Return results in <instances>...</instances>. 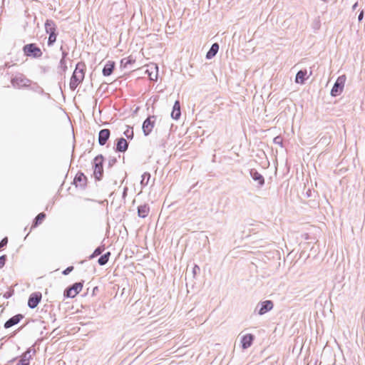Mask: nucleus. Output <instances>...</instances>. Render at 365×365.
Returning <instances> with one entry per match:
<instances>
[{"instance_id": "f257e3e1", "label": "nucleus", "mask_w": 365, "mask_h": 365, "mask_svg": "<svg viewBox=\"0 0 365 365\" xmlns=\"http://www.w3.org/2000/svg\"><path fill=\"white\" fill-rule=\"evenodd\" d=\"M84 68L85 65L83 63H77L76 69L71 78L70 88L74 91L77 86L83 81L84 78Z\"/></svg>"}, {"instance_id": "f03ea898", "label": "nucleus", "mask_w": 365, "mask_h": 365, "mask_svg": "<svg viewBox=\"0 0 365 365\" xmlns=\"http://www.w3.org/2000/svg\"><path fill=\"white\" fill-rule=\"evenodd\" d=\"M11 84L15 88L28 87L31 84V81L21 73L16 74L11 78Z\"/></svg>"}, {"instance_id": "7ed1b4c3", "label": "nucleus", "mask_w": 365, "mask_h": 365, "mask_svg": "<svg viewBox=\"0 0 365 365\" xmlns=\"http://www.w3.org/2000/svg\"><path fill=\"white\" fill-rule=\"evenodd\" d=\"M23 51L26 56H32L34 58H39L43 54L40 48L36 46L35 43L25 45L23 48Z\"/></svg>"}, {"instance_id": "20e7f679", "label": "nucleus", "mask_w": 365, "mask_h": 365, "mask_svg": "<svg viewBox=\"0 0 365 365\" xmlns=\"http://www.w3.org/2000/svg\"><path fill=\"white\" fill-rule=\"evenodd\" d=\"M346 79V78L345 75L340 76L337 78L331 91V95L332 96H337L342 93L345 85Z\"/></svg>"}, {"instance_id": "39448f33", "label": "nucleus", "mask_w": 365, "mask_h": 365, "mask_svg": "<svg viewBox=\"0 0 365 365\" xmlns=\"http://www.w3.org/2000/svg\"><path fill=\"white\" fill-rule=\"evenodd\" d=\"M103 158L102 155L96 156L94 158V175L97 180H100L103 175Z\"/></svg>"}, {"instance_id": "423d86ee", "label": "nucleus", "mask_w": 365, "mask_h": 365, "mask_svg": "<svg viewBox=\"0 0 365 365\" xmlns=\"http://www.w3.org/2000/svg\"><path fill=\"white\" fill-rule=\"evenodd\" d=\"M155 123V116H149L143 123V131L145 135H148L153 130Z\"/></svg>"}, {"instance_id": "0eeeda50", "label": "nucleus", "mask_w": 365, "mask_h": 365, "mask_svg": "<svg viewBox=\"0 0 365 365\" xmlns=\"http://www.w3.org/2000/svg\"><path fill=\"white\" fill-rule=\"evenodd\" d=\"M82 288L83 284L81 282L75 283L70 288L65 291L64 295L68 297L73 298L82 290Z\"/></svg>"}, {"instance_id": "6e6552de", "label": "nucleus", "mask_w": 365, "mask_h": 365, "mask_svg": "<svg viewBox=\"0 0 365 365\" xmlns=\"http://www.w3.org/2000/svg\"><path fill=\"white\" fill-rule=\"evenodd\" d=\"M255 339L254 335L252 334H246L241 336L240 343L242 349H247L250 348Z\"/></svg>"}, {"instance_id": "1a4fd4ad", "label": "nucleus", "mask_w": 365, "mask_h": 365, "mask_svg": "<svg viewBox=\"0 0 365 365\" xmlns=\"http://www.w3.org/2000/svg\"><path fill=\"white\" fill-rule=\"evenodd\" d=\"M259 307L258 314L259 315H263L267 312L270 311L273 308V302L270 300H266L261 303H259L257 305V307Z\"/></svg>"}, {"instance_id": "9d476101", "label": "nucleus", "mask_w": 365, "mask_h": 365, "mask_svg": "<svg viewBox=\"0 0 365 365\" xmlns=\"http://www.w3.org/2000/svg\"><path fill=\"white\" fill-rule=\"evenodd\" d=\"M251 178L257 182L259 187H262L264 184V177L258 173L256 170L252 169L250 172Z\"/></svg>"}, {"instance_id": "9b49d317", "label": "nucleus", "mask_w": 365, "mask_h": 365, "mask_svg": "<svg viewBox=\"0 0 365 365\" xmlns=\"http://www.w3.org/2000/svg\"><path fill=\"white\" fill-rule=\"evenodd\" d=\"M41 299V294H31L29 299L28 306L31 309L36 308L37 307L38 304L40 302Z\"/></svg>"}, {"instance_id": "f8f14e48", "label": "nucleus", "mask_w": 365, "mask_h": 365, "mask_svg": "<svg viewBox=\"0 0 365 365\" xmlns=\"http://www.w3.org/2000/svg\"><path fill=\"white\" fill-rule=\"evenodd\" d=\"M110 137V130L108 129H103L98 134V143L101 145H104Z\"/></svg>"}, {"instance_id": "ddd939ff", "label": "nucleus", "mask_w": 365, "mask_h": 365, "mask_svg": "<svg viewBox=\"0 0 365 365\" xmlns=\"http://www.w3.org/2000/svg\"><path fill=\"white\" fill-rule=\"evenodd\" d=\"M22 318L23 316L21 314H17L12 317L8 321L6 322V323L4 324V327L6 329H8L17 324Z\"/></svg>"}, {"instance_id": "4468645a", "label": "nucleus", "mask_w": 365, "mask_h": 365, "mask_svg": "<svg viewBox=\"0 0 365 365\" xmlns=\"http://www.w3.org/2000/svg\"><path fill=\"white\" fill-rule=\"evenodd\" d=\"M31 349H29L22 356L16 365H29V361L31 359Z\"/></svg>"}, {"instance_id": "2eb2a0df", "label": "nucleus", "mask_w": 365, "mask_h": 365, "mask_svg": "<svg viewBox=\"0 0 365 365\" xmlns=\"http://www.w3.org/2000/svg\"><path fill=\"white\" fill-rule=\"evenodd\" d=\"M180 115H181L180 104L178 101H176L175 102L173 108V110L171 113V117L175 120H178L180 118Z\"/></svg>"}, {"instance_id": "dca6fc26", "label": "nucleus", "mask_w": 365, "mask_h": 365, "mask_svg": "<svg viewBox=\"0 0 365 365\" xmlns=\"http://www.w3.org/2000/svg\"><path fill=\"white\" fill-rule=\"evenodd\" d=\"M128 144L127 140L121 138L118 139L117 145H116V150L118 152H125L128 149Z\"/></svg>"}, {"instance_id": "f3484780", "label": "nucleus", "mask_w": 365, "mask_h": 365, "mask_svg": "<svg viewBox=\"0 0 365 365\" xmlns=\"http://www.w3.org/2000/svg\"><path fill=\"white\" fill-rule=\"evenodd\" d=\"M150 208L147 205H140L138 207V214L140 217L144 218L148 215Z\"/></svg>"}, {"instance_id": "a211bd4d", "label": "nucleus", "mask_w": 365, "mask_h": 365, "mask_svg": "<svg viewBox=\"0 0 365 365\" xmlns=\"http://www.w3.org/2000/svg\"><path fill=\"white\" fill-rule=\"evenodd\" d=\"M114 65H115V63L113 61H108L103 69V76H110L113 72V70L114 68Z\"/></svg>"}, {"instance_id": "6ab92c4d", "label": "nucleus", "mask_w": 365, "mask_h": 365, "mask_svg": "<svg viewBox=\"0 0 365 365\" xmlns=\"http://www.w3.org/2000/svg\"><path fill=\"white\" fill-rule=\"evenodd\" d=\"M218 50L219 45L217 43H213L210 50L208 51V52L207 53L206 58L207 59H211L217 54Z\"/></svg>"}, {"instance_id": "aec40b11", "label": "nucleus", "mask_w": 365, "mask_h": 365, "mask_svg": "<svg viewBox=\"0 0 365 365\" xmlns=\"http://www.w3.org/2000/svg\"><path fill=\"white\" fill-rule=\"evenodd\" d=\"M45 29L46 33L56 34V25L54 22L51 20H47L45 23Z\"/></svg>"}, {"instance_id": "412c9836", "label": "nucleus", "mask_w": 365, "mask_h": 365, "mask_svg": "<svg viewBox=\"0 0 365 365\" xmlns=\"http://www.w3.org/2000/svg\"><path fill=\"white\" fill-rule=\"evenodd\" d=\"M150 69L155 70V72H153V71H150V70L146 71V72L148 73L150 79L151 81H157V79H158V66L155 65H153L150 66Z\"/></svg>"}, {"instance_id": "4be33fe9", "label": "nucleus", "mask_w": 365, "mask_h": 365, "mask_svg": "<svg viewBox=\"0 0 365 365\" xmlns=\"http://www.w3.org/2000/svg\"><path fill=\"white\" fill-rule=\"evenodd\" d=\"M306 74H307L306 71H298L296 75V78H295L296 83H302V84L304 83V77H305Z\"/></svg>"}, {"instance_id": "5701e85b", "label": "nucleus", "mask_w": 365, "mask_h": 365, "mask_svg": "<svg viewBox=\"0 0 365 365\" xmlns=\"http://www.w3.org/2000/svg\"><path fill=\"white\" fill-rule=\"evenodd\" d=\"M110 255V253L109 252H106V254H104L103 255H102L98 260V262L100 265H104L106 264L108 259H109V257Z\"/></svg>"}, {"instance_id": "b1692460", "label": "nucleus", "mask_w": 365, "mask_h": 365, "mask_svg": "<svg viewBox=\"0 0 365 365\" xmlns=\"http://www.w3.org/2000/svg\"><path fill=\"white\" fill-rule=\"evenodd\" d=\"M150 174L149 173H144L143 175H142V180L140 181V184L142 186H145L148 184V182L150 180Z\"/></svg>"}, {"instance_id": "393cba45", "label": "nucleus", "mask_w": 365, "mask_h": 365, "mask_svg": "<svg viewBox=\"0 0 365 365\" xmlns=\"http://www.w3.org/2000/svg\"><path fill=\"white\" fill-rule=\"evenodd\" d=\"M135 61L132 60L130 57L128 58H124L120 61V66L127 68L128 64H130L131 63L134 62Z\"/></svg>"}, {"instance_id": "a878e982", "label": "nucleus", "mask_w": 365, "mask_h": 365, "mask_svg": "<svg viewBox=\"0 0 365 365\" xmlns=\"http://www.w3.org/2000/svg\"><path fill=\"white\" fill-rule=\"evenodd\" d=\"M67 53L63 51L62 53V58L60 61V66L63 68V71H65L67 68V66L65 61V57L66 56Z\"/></svg>"}, {"instance_id": "bb28decb", "label": "nucleus", "mask_w": 365, "mask_h": 365, "mask_svg": "<svg viewBox=\"0 0 365 365\" xmlns=\"http://www.w3.org/2000/svg\"><path fill=\"white\" fill-rule=\"evenodd\" d=\"M45 217H46V215L44 213H43V212L39 213L35 218V225H38L41 224Z\"/></svg>"}, {"instance_id": "cd10ccee", "label": "nucleus", "mask_w": 365, "mask_h": 365, "mask_svg": "<svg viewBox=\"0 0 365 365\" xmlns=\"http://www.w3.org/2000/svg\"><path fill=\"white\" fill-rule=\"evenodd\" d=\"M103 251V248H102L101 247H97L94 250L93 253L91 255V258H93L98 255H100Z\"/></svg>"}, {"instance_id": "c85d7f7f", "label": "nucleus", "mask_w": 365, "mask_h": 365, "mask_svg": "<svg viewBox=\"0 0 365 365\" xmlns=\"http://www.w3.org/2000/svg\"><path fill=\"white\" fill-rule=\"evenodd\" d=\"M56 34H49L48 44L49 46L52 45L56 41Z\"/></svg>"}, {"instance_id": "c756f323", "label": "nucleus", "mask_w": 365, "mask_h": 365, "mask_svg": "<svg viewBox=\"0 0 365 365\" xmlns=\"http://www.w3.org/2000/svg\"><path fill=\"white\" fill-rule=\"evenodd\" d=\"M124 134L128 138H133V131L132 129H130V128H128L125 132H124Z\"/></svg>"}, {"instance_id": "7c9ffc66", "label": "nucleus", "mask_w": 365, "mask_h": 365, "mask_svg": "<svg viewBox=\"0 0 365 365\" xmlns=\"http://www.w3.org/2000/svg\"><path fill=\"white\" fill-rule=\"evenodd\" d=\"M274 143L277 144L282 147V138L280 136H277L273 140Z\"/></svg>"}, {"instance_id": "2f4dec72", "label": "nucleus", "mask_w": 365, "mask_h": 365, "mask_svg": "<svg viewBox=\"0 0 365 365\" xmlns=\"http://www.w3.org/2000/svg\"><path fill=\"white\" fill-rule=\"evenodd\" d=\"M200 267L198 265L195 264L193 268H192V274H193V277H195L197 275V274H198L200 272Z\"/></svg>"}, {"instance_id": "473e14b6", "label": "nucleus", "mask_w": 365, "mask_h": 365, "mask_svg": "<svg viewBox=\"0 0 365 365\" xmlns=\"http://www.w3.org/2000/svg\"><path fill=\"white\" fill-rule=\"evenodd\" d=\"M6 262V256L3 255L0 257V268H2Z\"/></svg>"}, {"instance_id": "72a5a7b5", "label": "nucleus", "mask_w": 365, "mask_h": 365, "mask_svg": "<svg viewBox=\"0 0 365 365\" xmlns=\"http://www.w3.org/2000/svg\"><path fill=\"white\" fill-rule=\"evenodd\" d=\"M83 178H85L83 174L81 173L80 175H77L74 179V181L76 182L77 181H81Z\"/></svg>"}, {"instance_id": "f704fd0d", "label": "nucleus", "mask_w": 365, "mask_h": 365, "mask_svg": "<svg viewBox=\"0 0 365 365\" xmlns=\"http://www.w3.org/2000/svg\"><path fill=\"white\" fill-rule=\"evenodd\" d=\"M7 242H8V239H7V237L4 238V239L0 242V249H1V247H3L6 246V244H7Z\"/></svg>"}, {"instance_id": "c9c22d12", "label": "nucleus", "mask_w": 365, "mask_h": 365, "mask_svg": "<svg viewBox=\"0 0 365 365\" xmlns=\"http://www.w3.org/2000/svg\"><path fill=\"white\" fill-rule=\"evenodd\" d=\"M73 267H67L63 272V274L66 275L68 274H69L72 270H73Z\"/></svg>"}, {"instance_id": "e433bc0d", "label": "nucleus", "mask_w": 365, "mask_h": 365, "mask_svg": "<svg viewBox=\"0 0 365 365\" xmlns=\"http://www.w3.org/2000/svg\"><path fill=\"white\" fill-rule=\"evenodd\" d=\"M364 18V12L361 11L358 16V20L361 21Z\"/></svg>"}, {"instance_id": "4c0bfd02", "label": "nucleus", "mask_w": 365, "mask_h": 365, "mask_svg": "<svg viewBox=\"0 0 365 365\" xmlns=\"http://www.w3.org/2000/svg\"><path fill=\"white\" fill-rule=\"evenodd\" d=\"M11 296V294L10 292H7L6 293L4 297H6V298H9Z\"/></svg>"}, {"instance_id": "58836bf2", "label": "nucleus", "mask_w": 365, "mask_h": 365, "mask_svg": "<svg viewBox=\"0 0 365 365\" xmlns=\"http://www.w3.org/2000/svg\"><path fill=\"white\" fill-rule=\"evenodd\" d=\"M357 5H358V4H357V3H355V4L353 5V6H352V9H353V10H355V9H356V7H357Z\"/></svg>"}, {"instance_id": "ea45409f", "label": "nucleus", "mask_w": 365, "mask_h": 365, "mask_svg": "<svg viewBox=\"0 0 365 365\" xmlns=\"http://www.w3.org/2000/svg\"><path fill=\"white\" fill-rule=\"evenodd\" d=\"M127 190H128V188H127V187H125V188H124L123 196H125V195L126 192H127Z\"/></svg>"}, {"instance_id": "a19ab883", "label": "nucleus", "mask_w": 365, "mask_h": 365, "mask_svg": "<svg viewBox=\"0 0 365 365\" xmlns=\"http://www.w3.org/2000/svg\"><path fill=\"white\" fill-rule=\"evenodd\" d=\"M4 67H10V65L9 64V63H5Z\"/></svg>"}, {"instance_id": "79ce46f5", "label": "nucleus", "mask_w": 365, "mask_h": 365, "mask_svg": "<svg viewBox=\"0 0 365 365\" xmlns=\"http://www.w3.org/2000/svg\"><path fill=\"white\" fill-rule=\"evenodd\" d=\"M363 318H364V321L365 322V311L363 313Z\"/></svg>"}, {"instance_id": "37998d69", "label": "nucleus", "mask_w": 365, "mask_h": 365, "mask_svg": "<svg viewBox=\"0 0 365 365\" xmlns=\"http://www.w3.org/2000/svg\"><path fill=\"white\" fill-rule=\"evenodd\" d=\"M323 1H327V0H322Z\"/></svg>"}]
</instances>
